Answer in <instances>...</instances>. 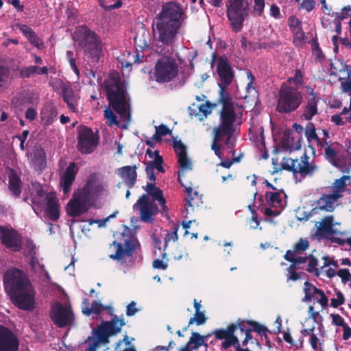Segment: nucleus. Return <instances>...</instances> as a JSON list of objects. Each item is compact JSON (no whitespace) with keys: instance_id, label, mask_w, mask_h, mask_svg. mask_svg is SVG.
<instances>
[{"instance_id":"ddd939ff","label":"nucleus","mask_w":351,"mask_h":351,"mask_svg":"<svg viewBox=\"0 0 351 351\" xmlns=\"http://www.w3.org/2000/svg\"><path fill=\"white\" fill-rule=\"evenodd\" d=\"M217 60V73L219 76L218 85L228 86L232 82L234 77V70L230 63L228 58L225 56L217 58L215 53L212 54L211 66Z\"/></svg>"},{"instance_id":"58836bf2","label":"nucleus","mask_w":351,"mask_h":351,"mask_svg":"<svg viewBox=\"0 0 351 351\" xmlns=\"http://www.w3.org/2000/svg\"><path fill=\"white\" fill-rule=\"evenodd\" d=\"M31 162L37 171L43 170L47 165L46 155H30Z\"/></svg>"},{"instance_id":"79ce46f5","label":"nucleus","mask_w":351,"mask_h":351,"mask_svg":"<svg viewBox=\"0 0 351 351\" xmlns=\"http://www.w3.org/2000/svg\"><path fill=\"white\" fill-rule=\"evenodd\" d=\"M311 45L312 49V53L315 56L316 59L322 62L324 60V55L319 47V45L317 38H314L311 40Z\"/></svg>"},{"instance_id":"bf43d9fd","label":"nucleus","mask_w":351,"mask_h":351,"mask_svg":"<svg viewBox=\"0 0 351 351\" xmlns=\"http://www.w3.org/2000/svg\"><path fill=\"white\" fill-rule=\"evenodd\" d=\"M335 15V20L336 21H342L343 19H346L348 18L349 15H351V6H344L342 8V12L341 14H339L337 12H334L332 16Z\"/></svg>"},{"instance_id":"4d7b16f0","label":"nucleus","mask_w":351,"mask_h":351,"mask_svg":"<svg viewBox=\"0 0 351 351\" xmlns=\"http://www.w3.org/2000/svg\"><path fill=\"white\" fill-rule=\"evenodd\" d=\"M179 228H180V226L178 224H176V223L173 224L172 228H171V232L167 233L165 237V243L170 242L171 241L175 242L178 239V231Z\"/></svg>"},{"instance_id":"423d86ee","label":"nucleus","mask_w":351,"mask_h":351,"mask_svg":"<svg viewBox=\"0 0 351 351\" xmlns=\"http://www.w3.org/2000/svg\"><path fill=\"white\" fill-rule=\"evenodd\" d=\"M77 47L93 62H97L101 53V40L97 34L86 25L79 26L73 34Z\"/></svg>"},{"instance_id":"39448f33","label":"nucleus","mask_w":351,"mask_h":351,"mask_svg":"<svg viewBox=\"0 0 351 351\" xmlns=\"http://www.w3.org/2000/svg\"><path fill=\"white\" fill-rule=\"evenodd\" d=\"M183 64L179 53L173 55L171 53H165L159 56L151 77L158 84H167L174 80L179 74V69Z\"/></svg>"},{"instance_id":"8fccbe9b","label":"nucleus","mask_w":351,"mask_h":351,"mask_svg":"<svg viewBox=\"0 0 351 351\" xmlns=\"http://www.w3.org/2000/svg\"><path fill=\"white\" fill-rule=\"evenodd\" d=\"M348 178V176H343L340 179L336 180L334 182V191L332 193H337V195H341L346 186V180Z\"/></svg>"},{"instance_id":"e433bc0d","label":"nucleus","mask_w":351,"mask_h":351,"mask_svg":"<svg viewBox=\"0 0 351 351\" xmlns=\"http://www.w3.org/2000/svg\"><path fill=\"white\" fill-rule=\"evenodd\" d=\"M171 133L172 131L166 125L160 124V125L155 126V133L152 136V139L156 143H160L162 136L171 134Z\"/></svg>"},{"instance_id":"f03ea898","label":"nucleus","mask_w":351,"mask_h":351,"mask_svg":"<svg viewBox=\"0 0 351 351\" xmlns=\"http://www.w3.org/2000/svg\"><path fill=\"white\" fill-rule=\"evenodd\" d=\"M3 285L12 303L19 309L32 311L35 308V291L21 269L9 268L3 277Z\"/></svg>"},{"instance_id":"c85d7f7f","label":"nucleus","mask_w":351,"mask_h":351,"mask_svg":"<svg viewBox=\"0 0 351 351\" xmlns=\"http://www.w3.org/2000/svg\"><path fill=\"white\" fill-rule=\"evenodd\" d=\"M334 217L332 216H326L319 223L317 227V235L330 239V235L337 234V232L333 228Z\"/></svg>"},{"instance_id":"f3484780","label":"nucleus","mask_w":351,"mask_h":351,"mask_svg":"<svg viewBox=\"0 0 351 351\" xmlns=\"http://www.w3.org/2000/svg\"><path fill=\"white\" fill-rule=\"evenodd\" d=\"M134 208H138L140 211L141 219L144 222H151L153 217L158 212L156 204L151 202L147 195L143 194L134 205Z\"/></svg>"},{"instance_id":"7c9ffc66","label":"nucleus","mask_w":351,"mask_h":351,"mask_svg":"<svg viewBox=\"0 0 351 351\" xmlns=\"http://www.w3.org/2000/svg\"><path fill=\"white\" fill-rule=\"evenodd\" d=\"M136 169V165L132 167L125 166L119 169L121 177L124 180L125 183L130 189L134 186L137 178Z\"/></svg>"},{"instance_id":"f704fd0d","label":"nucleus","mask_w":351,"mask_h":351,"mask_svg":"<svg viewBox=\"0 0 351 351\" xmlns=\"http://www.w3.org/2000/svg\"><path fill=\"white\" fill-rule=\"evenodd\" d=\"M178 162L180 165V170L178 171V180L181 184V182H184L183 178L185 177V173L187 171L192 169V162L188 158V155H178Z\"/></svg>"},{"instance_id":"c03bdc74","label":"nucleus","mask_w":351,"mask_h":351,"mask_svg":"<svg viewBox=\"0 0 351 351\" xmlns=\"http://www.w3.org/2000/svg\"><path fill=\"white\" fill-rule=\"evenodd\" d=\"M149 156L151 158L154 157V160L149 162L147 165H152L153 169H156L159 172H165V169L162 167L163 158L161 155H149Z\"/></svg>"},{"instance_id":"13d9d810","label":"nucleus","mask_w":351,"mask_h":351,"mask_svg":"<svg viewBox=\"0 0 351 351\" xmlns=\"http://www.w3.org/2000/svg\"><path fill=\"white\" fill-rule=\"evenodd\" d=\"M36 195L32 198V202L34 205H40V199L45 196V191L43 188L40 184L34 187Z\"/></svg>"},{"instance_id":"cd10ccee","label":"nucleus","mask_w":351,"mask_h":351,"mask_svg":"<svg viewBox=\"0 0 351 351\" xmlns=\"http://www.w3.org/2000/svg\"><path fill=\"white\" fill-rule=\"evenodd\" d=\"M90 208L86 205H83L81 202L72 196L66 205V213L72 217H77L86 213Z\"/></svg>"},{"instance_id":"37998d69","label":"nucleus","mask_w":351,"mask_h":351,"mask_svg":"<svg viewBox=\"0 0 351 351\" xmlns=\"http://www.w3.org/2000/svg\"><path fill=\"white\" fill-rule=\"evenodd\" d=\"M213 104H212L209 101H206V104L199 105V112H200L201 116H199V121H202L205 118L207 117L208 114H210L212 112V107Z\"/></svg>"},{"instance_id":"338daca9","label":"nucleus","mask_w":351,"mask_h":351,"mask_svg":"<svg viewBox=\"0 0 351 351\" xmlns=\"http://www.w3.org/2000/svg\"><path fill=\"white\" fill-rule=\"evenodd\" d=\"M16 27L27 38H29L32 35L35 34V32L28 25L19 23L16 25Z\"/></svg>"},{"instance_id":"680f3d73","label":"nucleus","mask_w":351,"mask_h":351,"mask_svg":"<svg viewBox=\"0 0 351 351\" xmlns=\"http://www.w3.org/2000/svg\"><path fill=\"white\" fill-rule=\"evenodd\" d=\"M308 258L309 262L308 265V268L307 269V271L310 273L316 272V275L318 276L319 272L318 269L317 268V266L318 265L317 259L311 254L308 256Z\"/></svg>"},{"instance_id":"a18cd8bd","label":"nucleus","mask_w":351,"mask_h":351,"mask_svg":"<svg viewBox=\"0 0 351 351\" xmlns=\"http://www.w3.org/2000/svg\"><path fill=\"white\" fill-rule=\"evenodd\" d=\"M265 198L267 203L271 206L279 204L282 202L280 193L279 192L267 191L265 193Z\"/></svg>"},{"instance_id":"ea45409f","label":"nucleus","mask_w":351,"mask_h":351,"mask_svg":"<svg viewBox=\"0 0 351 351\" xmlns=\"http://www.w3.org/2000/svg\"><path fill=\"white\" fill-rule=\"evenodd\" d=\"M206 320L207 317H206L205 315V311L195 312L193 317H191L189 319V324L186 327L183 328V331H186L188 327L190 325L193 324L194 323L197 326H200L204 324L206 322Z\"/></svg>"},{"instance_id":"c9c22d12","label":"nucleus","mask_w":351,"mask_h":351,"mask_svg":"<svg viewBox=\"0 0 351 351\" xmlns=\"http://www.w3.org/2000/svg\"><path fill=\"white\" fill-rule=\"evenodd\" d=\"M84 303L86 306L82 308V313L86 316H90L91 314L99 315L104 310V306L96 300L92 302L90 307L88 306V299H85Z\"/></svg>"},{"instance_id":"4c0bfd02","label":"nucleus","mask_w":351,"mask_h":351,"mask_svg":"<svg viewBox=\"0 0 351 351\" xmlns=\"http://www.w3.org/2000/svg\"><path fill=\"white\" fill-rule=\"evenodd\" d=\"M305 136L307 141L311 143L315 141L317 144L319 143L320 139L316 133V128L315 124L312 122H308L305 128Z\"/></svg>"},{"instance_id":"0e129e2a","label":"nucleus","mask_w":351,"mask_h":351,"mask_svg":"<svg viewBox=\"0 0 351 351\" xmlns=\"http://www.w3.org/2000/svg\"><path fill=\"white\" fill-rule=\"evenodd\" d=\"M241 47L243 49H248L254 51L257 49L256 44L250 41H248L245 36H242L240 39Z\"/></svg>"},{"instance_id":"412c9836","label":"nucleus","mask_w":351,"mask_h":351,"mask_svg":"<svg viewBox=\"0 0 351 351\" xmlns=\"http://www.w3.org/2000/svg\"><path fill=\"white\" fill-rule=\"evenodd\" d=\"M78 172V168L75 162H71L66 167L65 171L60 178V186L64 193H67L71 190L73 182L75 180L76 175Z\"/></svg>"},{"instance_id":"aec40b11","label":"nucleus","mask_w":351,"mask_h":351,"mask_svg":"<svg viewBox=\"0 0 351 351\" xmlns=\"http://www.w3.org/2000/svg\"><path fill=\"white\" fill-rule=\"evenodd\" d=\"M45 200V216L50 221H58L60 217V205L56 193H47Z\"/></svg>"},{"instance_id":"49530a36","label":"nucleus","mask_w":351,"mask_h":351,"mask_svg":"<svg viewBox=\"0 0 351 351\" xmlns=\"http://www.w3.org/2000/svg\"><path fill=\"white\" fill-rule=\"evenodd\" d=\"M171 145L173 147L175 154H186V146L181 140H178L177 138L173 136Z\"/></svg>"},{"instance_id":"bb28decb","label":"nucleus","mask_w":351,"mask_h":351,"mask_svg":"<svg viewBox=\"0 0 351 351\" xmlns=\"http://www.w3.org/2000/svg\"><path fill=\"white\" fill-rule=\"evenodd\" d=\"M62 98L68 108L73 112H77L80 96L75 94L70 86H64L62 89Z\"/></svg>"},{"instance_id":"6e6552de","label":"nucleus","mask_w":351,"mask_h":351,"mask_svg":"<svg viewBox=\"0 0 351 351\" xmlns=\"http://www.w3.org/2000/svg\"><path fill=\"white\" fill-rule=\"evenodd\" d=\"M303 102L302 93L298 88L283 82L278 92L276 111L291 113L296 110Z\"/></svg>"},{"instance_id":"a878e982","label":"nucleus","mask_w":351,"mask_h":351,"mask_svg":"<svg viewBox=\"0 0 351 351\" xmlns=\"http://www.w3.org/2000/svg\"><path fill=\"white\" fill-rule=\"evenodd\" d=\"M8 189L12 195L18 198L22 191V181L16 171L12 168L8 169Z\"/></svg>"},{"instance_id":"4be33fe9","label":"nucleus","mask_w":351,"mask_h":351,"mask_svg":"<svg viewBox=\"0 0 351 351\" xmlns=\"http://www.w3.org/2000/svg\"><path fill=\"white\" fill-rule=\"evenodd\" d=\"M326 159L343 173L351 172V155H325Z\"/></svg>"},{"instance_id":"69168bd1","label":"nucleus","mask_w":351,"mask_h":351,"mask_svg":"<svg viewBox=\"0 0 351 351\" xmlns=\"http://www.w3.org/2000/svg\"><path fill=\"white\" fill-rule=\"evenodd\" d=\"M337 275L341 278L343 283L346 284L351 280V274L348 269H340L337 271Z\"/></svg>"},{"instance_id":"09e8293b","label":"nucleus","mask_w":351,"mask_h":351,"mask_svg":"<svg viewBox=\"0 0 351 351\" xmlns=\"http://www.w3.org/2000/svg\"><path fill=\"white\" fill-rule=\"evenodd\" d=\"M247 324L253 327V330L258 332L261 336H267L268 329L266 326L253 320H247Z\"/></svg>"},{"instance_id":"f257e3e1","label":"nucleus","mask_w":351,"mask_h":351,"mask_svg":"<svg viewBox=\"0 0 351 351\" xmlns=\"http://www.w3.org/2000/svg\"><path fill=\"white\" fill-rule=\"evenodd\" d=\"M219 93L218 103L222 105L220 112L221 123L213 128L211 149L215 154H234L235 138L233 136L237 114L233 108L232 98L227 91L228 86L218 85Z\"/></svg>"},{"instance_id":"2eb2a0df","label":"nucleus","mask_w":351,"mask_h":351,"mask_svg":"<svg viewBox=\"0 0 351 351\" xmlns=\"http://www.w3.org/2000/svg\"><path fill=\"white\" fill-rule=\"evenodd\" d=\"M0 240L2 245L12 252H20L22 249V236L12 228L0 226Z\"/></svg>"},{"instance_id":"c756f323","label":"nucleus","mask_w":351,"mask_h":351,"mask_svg":"<svg viewBox=\"0 0 351 351\" xmlns=\"http://www.w3.org/2000/svg\"><path fill=\"white\" fill-rule=\"evenodd\" d=\"M77 199L82 203L83 205L88 206L90 208L93 204L94 193L89 186H84L82 189L75 191L73 194Z\"/></svg>"},{"instance_id":"052dcab7","label":"nucleus","mask_w":351,"mask_h":351,"mask_svg":"<svg viewBox=\"0 0 351 351\" xmlns=\"http://www.w3.org/2000/svg\"><path fill=\"white\" fill-rule=\"evenodd\" d=\"M336 295L337 298H332L330 300V305L333 308H337L345 302L344 295L340 291H337Z\"/></svg>"},{"instance_id":"6ab92c4d","label":"nucleus","mask_w":351,"mask_h":351,"mask_svg":"<svg viewBox=\"0 0 351 351\" xmlns=\"http://www.w3.org/2000/svg\"><path fill=\"white\" fill-rule=\"evenodd\" d=\"M180 185L184 188V191L187 193L185 210L187 214H189L194 212L195 208L203 204L202 195H199L197 191H193V184L191 182H181Z\"/></svg>"},{"instance_id":"5fc2aeb1","label":"nucleus","mask_w":351,"mask_h":351,"mask_svg":"<svg viewBox=\"0 0 351 351\" xmlns=\"http://www.w3.org/2000/svg\"><path fill=\"white\" fill-rule=\"evenodd\" d=\"M309 247L308 241L305 239H300L299 241L294 245L293 250L294 252L300 254L301 252L306 250Z\"/></svg>"},{"instance_id":"603ef678","label":"nucleus","mask_w":351,"mask_h":351,"mask_svg":"<svg viewBox=\"0 0 351 351\" xmlns=\"http://www.w3.org/2000/svg\"><path fill=\"white\" fill-rule=\"evenodd\" d=\"M293 32L294 34L293 44L295 46H301L303 43H304L306 38L302 28L293 31Z\"/></svg>"},{"instance_id":"de8ad7c7","label":"nucleus","mask_w":351,"mask_h":351,"mask_svg":"<svg viewBox=\"0 0 351 351\" xmlns=\"http://www.w3.org/2000/svg\"><path fill=\"white\" fill-rule=\"evenodd\" d=\"M287 82L289 84L293 83L296 88L297 86H302L304 83V77L302 71L300 69H296L294 75L289 77Z\"/></svg>"},{"instance_id":"20e7f679","label":"nucleus","mask_w":351,"mask_h":351,"mask_svg":"<svg viewBox=\"0 0 351 351\" xmlns=\"http://www.w3.org/2000/svg\"><path fill=\"white\" fill-rule=\"evenodd\" d=\"M102 88L106 93L109 106L125 122L122 128H126L131 121L130 98L119 73L113 71L104 80Z\"/></svg>"},{"instance_id":"dca6fc26","label":"nucleus","mask_w":351,"mask_h":351,"mask_svg":"<svg viewBox=\"0 0 351 351\" xmlns=\"http://www.w3.org/2000/svg\"><path fill=\"white\" fill-rule=\"evenodd\" d=\"M112 245L115 247L116 252L114 254H110V258L121 262H123V261L125 257H132L135 250L140 247L138 239L134 237L126 239L123 245L114 241Z\"/></svg>"},{"instance_id":"9b49d317","label":"nucleus","mask_w":351,"mask_h":351,"mask_svg":"<svg viewBox=\"0 0 351 351\" xmlns=\"http://www.w3.org/2000/svg\"><path fill=\"white\" fill-rule=\"evenodd\" d=\"M77 147L82 154H92L99 145V132L80 125L77 128Z\"/></svg>"},{"instance_id":"e2e57ef3","label":"nucleus","mask_w":351,"mask_h":351,"mask_svg":"<svg viewBox=\"0 0 351 351\" xmlns=\"http://www.w3.org/2000/svg\"><path fill=\"white\" fill-rule=\"evenodd\" d=\"M288 23L292 31H295L302 28V21L300 19H298L295 16H291L288 19Z\"/></svg>"},{"instance_id":"7ed1b4c3","label":"nucleus","mask_w":351,"mask_h":351,"mask_svg":"<svg viewBox=\"0 0 351 351\" xmlns=\"http://www.w3.org/2000/svg\"><path fill=\"white\" fill-rule=\"evenodd\" d=\"M186 13L180 4L169 1L163 5L156 17L158 40L165 45H172L180 30L185 25Z\"/></svg>"},{"instance_id":"72a5a7b5","label":"nucleus","mask_w":351,"mask_h":351,"mask_svg":"<svg viewBox=\"0 0 351 351\" xmlns=\"http://www.w3.org/2000/svg\"><path fill=\"white\" fill-rule=\"evenodd\" d=\"M41 119L47 125H51L58 116V111L52 103H47L44 105L41 112Z\"/></svg>"},{"instance_id":"6e6d98bb","label":"nucleus","mask_w":351,"mask_h":351,"mask_svg":"<svg viewBox=\"0 0 351 351\" xmlns=\"http://www.w3.org/2000/svg\"><path fill=\"white\" fill-rule=\"evenodd\" d=\"M104 117L106 119H107L109 121V123H108L109 125H119L117 117L113 112L112 110H111L110 108H108L104 110Z\"/></svg>"},{"instance_id":"b1692460","label":"nucleus","mask_w":351,"mask_h":351,"mask_svg":"<svg viewBox=\"0 0 351 351\" xmlns=\"http://www.w3.org/2000/svg\"><path fill=\"white\" fill-rule=\"evenodd\" d=\"M319 99L320 98L318 95L312 89L309 93L302 115L306 121H311L317 114V103Z\"/></svg>"},{"instance_id":"1a4fd4ad","label":"nucleus","mask_w":351,"mask_h":351,"mask_svg":"<svg viewBox=\"0 0 351 351\" xmlns=\"http://www.w3.org/2000/svg\"><path fill=\"white\" fill-rule=\"evenodd\" d=\"M249 5L248 0L228 1L227 17L234 32L238 33L243 29V23L249 16Z\"/></svg>"},{"instance_id":"9d476101","label":"nucleus","mask_w":351,"mask_h":351,"mask_svg":"<svg viewBox=\"0 0 351 351\" xmlns=\"http://www.w3.org/2000/svg\"><path fill=\"white\" fill-rule=\"evenodd\" d=\"M247 320H241L239 319L235 324H229L226 329H217L213 332L216 339L219 340H224L221 343V348L223 349H228L233 345L238 344L239 337L235 335L237 330H240L241 335H243L247 330L250 329L246 326Z\"/></svg>"},{"instance_id":"a211bd4d","label":"nucleus","mask_w":351,"mask_h":351,"mask_svg":"<svg viewBox=\"0 0 351 351\" xmlns=\"http://www.w3.org/2000/svg\"><path fill=\"white\" fill-rule=\"evenodd\" d=\"M17 337L8 328L0 324V351H18Z\"/></svg>"},{"instance_id":"473e14b6","label":"nucleus","mask_w":351,"mask_h":351,"mask_svg":"<svg viewBox=\"0 0 351 351\" xmlns=\"http://www.w3.org/2000/svg\"><path fill=\"white\" fill-rule=\"evenodd\" d=\"M295 138L290 133H284L282 141L280 142L283 152L297 151L301 147V138H298L297 141L294 142Z\"/></svg>"},{"instance_id":"393cba45","label":"nucleus","mask_w":351,"mask_h":351,"mask_svg":"<svg viewBox=\"0 0 351 351\" xmlns=\"http://www.w3.org/2000/svg\"><path fill=\"white\" fill-rule=\"evenodd\" d=\"M342 195H337V193H331L329 195H323L315 202L314 209L324 210L326 212H332L335 209L334 203L337 202Z\"/></svg>"},{"instance_id":"3c124183","label":"nucleus","mask_w":351,"mask_h":351,"mask_svg":"<svg viewBox=\"0 0 351 351\" xmlns=\"http://www.w3.org/2000/svg\"><path fill=\"white\" fill-rule=\"evenodd\" d=\"M219 158L221 159V162L217 164V166H221L224 168L229 169L234 163L239 162L243 155H239L237 157H233L232 159L226 158L222 159L221 157V155H217Z\"/></svg>"},{"instance_id":"0eeeda50","label":"nucleus","mask_w":351,"mask_h":351,"mask_svg":"<svg viewBox=\"0 0 351 351\" xmlns=\"http://www.w3.org/2000/svg\"><path fill=\"white\" fill-rule=\"evenodd\" d=\"M308 155H302L299 159H293L283 156L280 161L278 158H272L273 171L271 174L285 170L292 172L295 176L299 173L302 178L311 176L316 169V165L309 161Z\"/></svg>"},{"instance_id":"864d4df0","label":"nucleus","mask_w":351,"mask_h":351,"mask_svg":"<svg viewBox=\"0 0 351 351\" xmlns=\"http://www.w3.org/2000/svg\"><path fill=\"white\" fill-rule=\"evenodd\" d=\"M36 66H25L20 69L19 76L21 78H29L36 74Z\"/></svg>"},{"instance_id":"4468645a","label":"nucleus","mask_w":351,"mask_h":351,"mask_svg":"<svg viewBox=\"0 0 351 351\" xmlns=\"http://www.w3.org/2000/svg\"><path fill=\"white\" fill-rule=\"evenodd\" d=\"M49 317L53 324L59 328L72 325L74 322V315L71 307L63 306L59 302L51 306Z\"/></svg>"},{"instance_id":"2f4dec72","label":"nucleus","mask_w":351,"mask_h":351,"mask_svg":"<svg viewBox=\"0 0 351 351\" xmlns=\"http://www.w3.org/2000/svg\"><path fill=\"white\" fill-rule=\"evenodd\" d=\"M145 190L148 194L152 196V202H155L158 201L163 211L167 210V207L165 205L166 200L164 198L163 192L161 189L157 187L154 183H149L147 184Z\"/></svg>"},{"instance_id":"f8f14e48","label":"nucleus","mask_w":351,"mask_h":351,"mask_svg":"<svg viewBox=\"0 0 351 351\" xmlns=\"http://www.w3.org/2000/svg\"><path fill=\"white\" fill-rule=\"evenodd\" d=\"M125 324L123 317L119 319L117 315H113L110 321H102L95 330V336L100 343H107L109 342V337L119 333Z\"/></svg>"},{"instance_id":"774afa93","label":"nucleus","mask_w":351,"mask_h":351,"mask_svg":"<svg viewBox=\"0 0 351 351\" xmlns=\"http://www.w3.org/2000/svg\"><path fill=\"white\" fill-rule=\"evenodd\" d=\"M317 291V295H318L319 296V298H315V299L317 300V302L321 304V306L323 307V308H326L328 306V298L326 297V295H325L324 292L318 289Z\"/></svg>"},{"instance_id":"a19ab883","label":"nucleus","mask_w":351,"mask_h":351,"mask_svg":"<svg viewBox=\"0 0 351 351\" xmlns=\"http://www.w3.org/2000/svg\"><path fill=\"white\" fill-rule=\"evenodd\" d=\"M186 345H189V348L191 345H193V349H197L203 345L207 346V344L205 343L204 336H202L197 332L191 333V337Z\"/></svg>"},{"instance_id":"5701e85b","label":"nucleus","mask_w":351,"mask_h":351,"mask_svg":"<svg viewBox=\"0 0 351 351\" xmlns=\"http://www.w3.org/2000/svg\"><path fill=\"white\" fill-rule=\"evenodd\" d=\"M249 138L254 143L260 154H267L264 137V129L262 126L250 128Z\"/></svg>"}]
</instances>
